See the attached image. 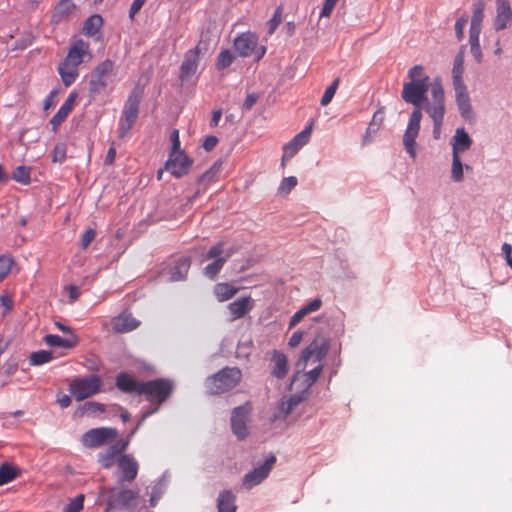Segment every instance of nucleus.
<instances>
[{"mask_svg": "<svg viewBox=\"0 0 512 512\" xmlns=\"http://www.w3.org/2000/svg\"><path fill=\"white\" fill-rule=\"evenodd\" d=\"M139 498L138 489H130L118 482L111 487H101L97 503L105 512H134Z\"/></svg>", "mask_w": 512, "mask_h": 512, "instance_id": "f257e3e1", "label": "nucleus"}, {"mask_svg": "<svg viewBox=\"0 0 512 512\" xmlns=\"http://www.w3.org/2000/svg\"><path fill=\"white\" fill-rule=\"evenodd\" d=\"M409 81L403 84L402 99L414 106L413 110L422 112L427 102H431L427 97L430 84V78L424 72L422 65H415L408 70Z\"/></svg>", "mask_w": 512, "mask_h": 512, "instance_id": "f03ea898", "label": "nucleus"}, {"mask_svg": "<svg viewBox=\"0 0 512 512\" xmlns=\"http://www.w3.org/2000/svg\"><path fill=\"white\" fill-rule=\"evenodd\" d=\"M91 58L89 43L78 39L70 45L66 57L58 66L61 80L66 87L72 85L79 76V66Z\"/></svg>", "mask_w": 512, "mask_h": 512, "instance_id": "7ed1b4c3", "label": "nucleus"}, {"mask_svg": "<svg viewBox=\"0 0 512 512\" xmlns=\"http://www.w3.org/2000/svg\"><path fill=\"white\" fill-rule=\"evenodd\" d=\"M173 389L174 384L169 379L159 378L143 382L142 389L140 390L141 395H144L146 400L154 406L142 411L140 420L138 421L136 428L131 432V436L140 428L149 416L159 410L160 404L170 397Z\"/></svg>", "mask_w": 512, "mask_h": 512, "instance_id": "20e7f679", "label": "nucleus"}, {"mask_svg": "<svg viewBox=\"0 0 512 512\" xmlns=\"http://www.w3.org/2000/svg\"><path fill=\"white\" fill-rule=\"evenodd\" d=\"M425 112L433 121V138L438 140L441 136L445 115V93L439 78L434 79L431 89V102L424 106Z\"/></svg>", "mask_w": 512, "mask_h": 512, "instance_id": "39448f33", "label": "nucleus"}, {"mask_svg": "<svg viewBox=\"0 0 512 512\" xmlns=\"http://www.w3.org/2000/svg\"><path fill=\"white\" fill-rule=\"evenodd\" d=\"M241 370L236 367H225L208 377L205 386L210 394H221L234 388L241 380Z\"/></svg>", "mask_w": 512, "mask_h": 512, "instance_id": "423d86ee", "label": "nucleus"}, {"mask_svg": "<svg viewBox=\"0 0 512 512\" xmlns=\"http://www.w3.org/2000/svg\"><path fill=\"white\" fill-rule=\"evenodd\" d=\"M233 253V249H224L223 242L213 245L204 256V260L213 259L211 263L204 267V275L214 279Z\"/></svg>", "mask_w": 512, "mask_h": 512, "instance_id": "0eeeda50", "label": "nucleus"}, {"mask_svg": "<svg viewBox=\"0 0 512 512\" xmlns=\"http://www.w3.org/2000/svg\"><path fill=\"white\" fill-rule=\"evenodd\" d=\"M101 384L100 377L94 374L75 378L70 383V392L76 400L81 401L97 394L100 391Z\"/></svg>", "mask_w": 512, "mask_h": 512, "instance_id": "6e6552de", "label": "nucleus"}, {"mask_svg": "<svg viewBox=\"0 0 512 512\" xmlns=\"http://www.w3.org/2000/svg\"><path fill=\"white\" fill-rule=\"evenodd\" d=\"M140 96L138 93H131L124 104L122 116L119 120V137L123 138L135 123L140 105Z\"/></svg>", "mask_w": 512, "mask_h": 512, "instance_id": "1a4fd4ad", "label": "nucleus"}, {"mask_svg": "<svg viewBox=\"0 0 512 512\" xmlns=\"http://www.w3.org/2000/svg\"><path fill=\"white\" fill-rule=\"evenodd\" d=\"M258 46V37L251 32H246L234 40V47L241 57H249L255 55V60L259 61L266 53V47Z\"/></svg>", "mask_w": 512, "mask_h": 512, "instance_id": "9d476101", "label": "nucleus"}, {"mask_svg": "<svg viewBox=\"0 0 512 512\" xmlns=\"http://www.w3.org/2000/svg\"><path fill=\"white\" fill-rule=\"evenodd\" d=\"M117 436L118 431L115 428L99 427L85 432L81 442L86 448H97L114 441Z\"/></svg>", "mask_w": 512, "mask_h": 512, "instance_id": "9b49d317", "label": "nucleus"}, {"mask_svg": "<svg viewBox=\"0 0 512 512\" xmlns=\"http://www.w3.org/2000/svg\"><path fill=\"white\" fill-rule=\"evenodd\" d=\"M421 119L422 112L419 110H413L403 135L404 148L412 159H415L417 156L416 138L418 137L420 131Z\"/></svg>", "mask_w": 512, "mask_h": 512, "instance_id": "f8f14e48", "label": "nucleus"}, {"mask_svg": "<svg viewBox=\"0 0 512 512\" xmlns=\"http://www.w3.org/2000/svg\"><path fill=\"white\" fill-rule=\"evenodd\" d=\"M139 465L130 454H123L117 460V482L119 484L131 483L138 474Z\"/></svg>", "mask_w": 512, "mask_h": 512, "instance_id": "ddd939ff", "label": "nucleus"}, {"mask_svg": "<svg viewBox=\"0 0 512 512\" xmlns=\"http://www.w3.org/2000/svg\"><path fill=\"white\" fill-rule=\"evenodd\" d=\"M249 402L235 407L231 413V428L238 439L243 440L248 435L247 422L251 412Z\"/></svg>", "mask_w": 512, "mask_h": 512, "instance_id": "4468645a", "label": "nucleus"}, {"mask_svg": "<svg viewBox=\"0 0 512 512\" xmlns=\"http://www.w3.org/2000/svg\"><path fill=\"white\" fill-rule=\"evenodd\" d=\"M113 67L114 63L108 59L96 66L89 82L91 93L98 94L106 88Z\"/></svg>", "mask_w": 512, "mask_h": 512, "instance_id": "2eb2a0df", "label": "nucleus"}, {"mask_svg": "<svg viewBox=\"0 0 512 512\" xmlns=\"http://www.w3.org/2000/svg\"><path fill=\"white\" fill-rule=\"evenodd\" d=\"M276 462V457L274 455H270L265 459V461L258 467L246 473L243 477L242 484L246 489H251L252 487L260 484L264 479H266Z\"/></svg>", "mask_w": 512, "mask_h": 512, "instance_id": "dca6fc26", "label": "nucleus"}, {"mask_svg": "<svg viewBox=\"0 0 512 512\" xmlns=\"http://www.w3.org/2000/svg\"><path fill=\"white\" fill-rule=\"evenodd\" d=\"M329 348V339L322 334H317L313 341L303 350L301 359L307 362L314 357L315 361L320 362L327 355Z\"/></svg>", "mask_w": 512, "mask_h": 512, "instance_id": "f3484780", "label": "nucleus"}, {"mask_svg": "<svg viewBox=\"0 0 512 512\" xmlns=\"http://www.w3.org/2000/svg\"><path fill=\"white\" fill-rule=\"evenodd\" d=\"M193 161L184 152L169 153V158L165 163V170L170 172L176 178H180L189 172Z\"/></svg>", "mask_w": 512, "mask_h": 512, "instance_id": "a211bd4d", "label": "nucleus"}, {"mask_svg": "<svg viewBox=\"0 0 512 512\" xmlns=\"http://www.w3.org/2000/svg\"><path fill=\"white\" fill-rule=\"evenodd\" d=\"M127 446L128 441H120L110 445L105 451L98 454V463L104 469L111 468L114 464H117L118 458L123 455Z\"/></svg>", "mask_w": 512, "mask_h": 512, "instance_id": "6ab92c4d", "label": "nucleus"}, {"mask_svg": "<svg viewBox=\"0 0 512 512\" xmlns=\"http://www.w3.org/2000/svg\"><path fill=\"white\" fill-rule=\"evenodd\" d=\"M200 55V47L199 45L194 47L193 49L188 50L185 53L184 60L180 67V79L182 81L188 80L191 76H193L198 68Z\"/></svg>", "mask_w": 512, "mask_h": 512, "instance_id": "aec40b11", "label": "nucleus"}, {"mask_svg": "<svg viewBox=\"0 0 512 512\" xmlns=\"http://www.w3.org/2000/svg\"><path fill=\"white\" fill-rule=\"evenodd\" d=\"M455 90V101L462 118L470 120L473 116L470 98L465 83L453 85Z\"/></svg>", "mask_w": 512, "mask_h": 512, "instance_id": "412c9836", "label": "nucleus"}, {"mask_svg": "<svg viewBox=\"0 0 512 512\" xmlns=\"http://www.w3.org/2000/svg\"><path fill=\"white\" fill-rule=\"evenodd\" d=\"M303 401V397L297 394L288 398H282L273 412L272 419L285 420L287 416Z\"/></svg>", "mask_w": 512, "mask_h": 512, "instance_id": "4be33fe9", "label": "nucleus"}, {"mask_svg": "<svg viewBox=\"0 0 512 512\" xmlns=\"http://www.w3.org/2000/svg\"><path fill=\"white\" fill-rule=\"evenodd\" d=\"M254 307V300L250 296H244L228 304L227 308L231 315L230 320L235 321L248 314Z\"/></svg>", "mask_w": 512, "mask_h": 512, "instance_id": "5701e85b", "label": "nucleus"}, {"mask_svg": "<svg viewBox=\"0 0 512 512\" xmlns=\"http://www.w3.org/2000/svg\"><path fill=\"white\" fill-rule=\"evenodd\" d=\"M452 155H460L472 146V138L463 127L455 130L454 136L451 138Z\"/></svg>", "mask_w": 512, "mask_h": 512, "instance_id": "b1692460", "label": "nucleus"}, {"mask_svg": "<svg viewBox=\"0 0 512 512\" xmlns=\"http://www.w3.org/2000/svg\"><path fill=\"white\" fill-rule=\"evenodd\" d=\"M497 14L494 21L496 31H501L507 28L512 22V9L509 2L496 3Z\"/></svg>", "mask_w": 512, "mask_h": 512, "instance_id": "393cba45", "label": "nucleus"}, {"mask_svg": "<svg viewBox=\"0 0 512 512\" xmlns=\"http://www.w3.org/2000/svg\"><path fill=\"white\" fill-rule=\"evenodd\" d=\"M140 322L136 320L130 313H122L113 318L112 328L116 332L126 333L136 329Z\"/></svg>", "mask_w": 512, "mask_h": 512, "instance_id": "a878e982", "label": "nucleus"}, {"mask_svg": "<svg viewBox=\"0 0 512 512\" xmlns=\"http://www.w3.org/2000/svg\"><path fill=\"white\" fill-rule=\"evenodd\" d=\"M77 98L76 92H71L64 103L60 106L56 114L51 118L50 124L53 129H56L72 111L75 100Z\"/></svg>", "mask_w": 512, "mask_h": 512, "instance_id": "bb28decb", "label": "nucleus"}, {"mask_svg": "<svg viewBox=\"0 0 512 512\" xmlns=\"http://www.w3.org/2000/svg\"><path fill=\"white\" fill-rule=\"evenodd\" d=\"M272 362L274 365L271 374L277 379H283L288 373V359L286 355L279 350H274Z\"/></svg>", "mask_w": 512, "mask_h": 512, "instance_id": "cd10ccee", "label": "nucleus"}, {"mask_svg": "<svg viewBox=\"0 0 512 512\" xmlns=\"http://www.w3.org/2000/svg\"><path fill=\"white\" fill-rule=\"evenodd\" d=\"M143 382L136 381L125 373H121L117 376L116 386L123 392L135 393L141 395Z\"/></svg>", "mask_w": 512, "mask_h": 512, "instance_id": "c85d7f7f", "label": "nucleus"}, {"mask_svg": "<svg viewBox=\"0 0 512 512\" xmlns=\"http://www.w3.org/2000/svg\"><path fill=\"white\" fill-rule=\"evenodd\" d=\"M191 265L189 257H180L175 261L173 267L170 268V281L176 282L184 280L188 274Z\"/></svg>", "mask_w": 512, "mask_h": 512, "instance_id": "c756f323", "label": "nucleus"}, {"mask_svg": "<svg viewBox=\"0 0 512 512\" xmlns=\"http://www.w3.org/2000/svg\"><path fill=\"white\" fill-rule=\"evenodd\" d=\"M44 340L50 347L73 348L78 343V338L74 334H71L66 338H62L55 334H48L44 337Z\"/></svg>", "mask_w": 512, "mask_h": 512, "instance_id": "7c9ffc66", "label": "nucleus"}, {"mask_svg": "<svg viewBox=\"0 0 512 512\" xmlns=\"http://www.w3.org/2000/svg\"><path fill=\"white\" fill-rule=\"evenodd\" d=\"M236 496L230 490L222 491L217 499L218 512H236Z\"/></svg>", "mask_w": 512, "mask_h": 512, "instance_id": "2f4dec72", "label": "nucleus"}, {"mask_svg": "<svg viewBox=\"0 0 512 512\" xmlns=\"http://www.w3.org/2000/svg\"><path fill=\"white\" fill-rule=\"evenodd\" d=\"M74 8L75 5L71 0H61L55 7V10L52 14V22L58 24L64 21L68 18V16L71 14Z\"/></svg>", "mask_w": 512, "mask_h": 512, "instance_id": "473e14b6", "label": "nucleus"}, {"mask_svg": "<svg viewBox=\"0 0 512 512\" xmlns=\"http://www.w3.org/2000/svg\"><path fill=\"white\" fill-rule=\"evenodd\" d=\"M464 49L463 46L455 56L452 68V83L453 85L463 84V73H464Z\"/></svg>", "mask_w": 512, "mask_h": 512, "instance_id": "72a5a7b5", "label": "nucleus"}, {"mask_svg": "<svg viewBox=\"0 0 512 512\" xmlns=\"http://www.w3.org/2000/svg\"><path fill=\"white\" fill-rule=\"evenodd\" d=\"M237 292L238 288L228 283H218L214 287L215 296L220 302L231 299Z\"/></svg>", "mask_w": 512, "mask_h": 512, "instance_id": "f704fd0d", "label": "nucleus"}, {"mask_svg": "<svg viewBox=\"0 0 512 512\" xmlns=\"http://www.w3.org/2000/svg\"><path fill=\"white\" fill-rule=\"evenodd\" d=\"M464 168L470 169L469 165H463L460 155H452L451 164V179L452 181L459 183L464 178Z\"/></svg>", "mask_w": 512, "mask_h": 512, "instance_id": "c9c22d12", "label": "nucleus"}, {"mask_svg": "<svg viewBox=\"0 0 512 512\" xmlns=\"http://www.w3.org/2000/svg\"><path fill=\"white\" fill-rule=\"evenodd\" d=\"M103 24V19L100 15L94 14L86 19L83 26V33L87 36L95 35Z\"/></svg>", "mask_w": 512, "mask_h": 512, "instance_id": "e433bc0d", "label": "nucleus"}, {"mask_svg": "<svg viewBox=\"0 0 512 512\" xmlns=\"http://www.w3.org/2000/svg\"><path fill=\"white\" fill-rule=\"evenodd\" d=\"M12 179L20 184L29 185L31 182V168L25 165L17 166L12 172Z\"/></svg>", "mask_w": 512, "mask_h": 512, "instance_id": "4c0bfd02", "label": "nucleus"}, {"mask_svg": "<svg viewBox=\"0 0 512 512\" xmlns=\"http://www.w3.org/2000/svg\"><path fill=\"white\" fill-rule=\"evenodd\" d=\"M484 9L485 2L483 0H478L474 3L473 15L471 18L470 27L481 28L482 21L484 18Z\"/></svg>", "mask_w": 512, "mask_h": 512, "instance_id": "58836bf2", "label": "nucleus"}, {"mask_svg": "<svg viewBox=\"0 0 512 512\" xmlns=\"http://www.w3.org/2000/svg\"><path fill=\"white\" fill-rule=\"evenodd\" d=\"M17 477V470L8 463L0 465V486L5 485Z\"/></svg>", "mask_w": 512, "mask_h": 512, "instance_id": "ea45409f", "label": "nucleus"}, {"mask_svg": "<svg viewBox=\"0 0 512 512\" xmlns=\"http://www.w3.org/2000/svg\"><path fill=\"white\" fill-rule=\"evenodd\" d=\"M53 356L50 351L40 350L33 352L29 358L30 364L33 366L43 365L52 360Z\"/></svg>", "mask_w": 512, "mask_h": 512, "instance_id": "a19ab883", "label": "nucleus"}, {"mask_svg": "<svg viewBox=\"0 0 512 512\" xmlns=\"http://www.w3.org/2000/svg\"><path fill=\"white\" fill-rule=\"evenodd\" d=\"M235 60V55L230 50H222L216 61V67L218 70L229 67Z\"/></svg>", "mask_w": 512, "mask_h": 512, "instance_id": "79ce46f5", "label": "nucleus"}, {"mask_svg": "<svg viewBox=\"0 0 512 512\" xmlns=\"http://www.w3.org/2000/svg\"><path fill=\"white\" fill-rule=\"evenodd\" d=\"M339 82H340V79L339 78H336L331 84L330 86H328L326 88V90L324 91V94L320 100V104L322 106H327L333 99L336 91H337V88H338V85H339Z\"/></svg>", "mask_w": 512, "mask_h": 512, "instance_id": "37998d69", "label": "nucleus"}, {"mask_svg": "<svg viewBox=\"0 0 512 512\" xmlns=\"http://www.w3.org/2000/svg\"><path fill=\"white\" fill-rule=\"evenodd\" d=\"M312 132V125L306 126L300 133L293 137L292 142L299 148H302L306 145L310 139Z\"/></svg>", "mask_w": 512, "mask_h": 512, "instance_id": "c03bdc74", "label": "nucleus"}, {"mask_svg": "<svg viewBox=\"0 0 512 512\" xmlns=\"http://www.w3.org/2000/svg\"><path fill=\"white\" fill-rule=\"evenodd\" d=\"M221 169H222V163L220 161H217L215 162L212 167L207 170L201 177H200V181L201 182H212L214 181L219 173L221 172Z\"/></svg>", "mask_w": 512, "mask_h": 512, "instance_id": "a18cd8bd", "label": "nucleus"}, {"mask_svg": "<svg viewBox=\"0 0 512 512\" xmlns=\"http://www.w3.org/2000/svg\"><path fill=\"white\" fill-rule=\"evenodd\" d=\"M297 185V178L294 176L285 177L280 182L278 187V193L280 194H288L290 191Z\"/></svg>", "mask_w": 512, "mask_h": 512, "instance_id": "49530a36", "label": "nucleus"}, {"mask_svg": "<svg viewBox=\"0 0 512 512\" xmlns=\"http://www.w3.org/2000/svg\"><path fill=\"white\" fill-rule=\"evenodd\" d=\"M84 495H77L63 509L64 512H80L83 509Z\"/></svg>", "mask_w": 512, "mask_h": 512, "instance_id": "de8ad7c7", "label": "nucleus"}, {"mask_svg": "<svg viewBox=\"0 0 512 512\" xmlns=\"http://www.w3.org/2000/svg\"><path fill=\"white\" fill-rule=\"evenodd\" d=\"M13 259L8 255L0 256V281H2L10 272Z\"/></svg>", "mask_w": 512, "mask_h": 512, "instance_id": "09e8293b", "label": "nucleus"}, {"mask_svg": "<svg viewBox=\"0 0 512 512\" xmlns=\"http://www.w3.org/2000/svg\"><path fill=\"white\" fill-rule=\"evenodd\" d=\"M66 159V145L58 143L55 145L52 152V161L62 163Z\"/></svg>", "mask_w": 512, "mask_h": 512, "instance_id": "8fccbe9b", "label": "nucleus"}, {"mask_svg": "<svg viewBox=\"0 0 512 512\" xmlns=\"http://www.w3.org/2000/svg\"><path fill=\"white\" fill-rule=\"evenodd\" d=\"M164 488L165 486L162 483V481H160L153 487L151 497L149 500L151 506H155L157 504L158 500L160 499L161 495L164 492Z\"/></svg>", "mask_w": 512, "mask_h": 512, "instance_id": "3c124183", "label": "nucleus"}, {"mask_svg": "<svg viewBox=\"0 0 512 512\" xmlns=\"http://www.w3.org/2000/svg\"><path fill=\"white\" fill-rule=\"evenodd\" d=\"M322 369V365H318L314 369L305 373V381L307 382L308 386L313 385L317 381L322 372Z\"/></svg>", "mask_w": 512, "mask_h": 512, "instance_id": "603ef678", "label": "nucleus"}, {"mask_svg": "<svg viewBox=\"0 0 512 512\" xmlns=\"http://www.w3.org/2000/svg\"><path fill=\"white\" fill-rule=\"evenodd\" d=\"M301 148L293 144L292 140H290L283 148V157L282 161L291 159Z\"/></svg>", "mask_w": 512, "mask_h": 512, "instance_id": "864d4df0", "label": "nucleus"}, {"mask_svg": "<svg viewBox=\"0 0 512 512\" xmlns=\"http://www.w3.org/2000/svg\"><path fill=\"white\" fill-rule=\"evenodd\" d=\"M384 119V114L381 111L374 113L372 121L367 129V133L375 132Z\"/></svg>", "mask_w": 512, "mask_h": 512, "instance_id": "5fc2aeb1", "label": "nucleus"}, {"mask_svg": "<svg viewBox=\"0 0 512 512\" xmlns=\"http://www.w3.org/2000/svg\"><path fill=\"white\" fill-rule=\"evenodd\" d=\"M338 0H325L323 4V8L320 12V17H330L335 5L337 4Z\"/></svg>", "mask_w": 512, "mask_h": 512, "instance_id": "6e6d98bb", "label": "nucleus"}, {"mask_svg": "<svg viewBox=\"0 0 512 512\" xmlns=\"http://www.w3.org/2000/svg\"><path fill=\"white\" fill-rule=\"evenodd\" d=\"M170 140L172 144L170 153H181L182 151L180 150L179 131L177 129H174L171 132Z\"/></svg>", "mask_w": 512, "mask_h": 512, "instance_id": "4d7b16f0", "label": "nucleus"}, {"mask_svg": "<svg viewBox=\"0 0 512 512\" xmlns=\"http://www.w3.org/2000/svg\"><path fill=\"white\" fill-rule=\"evenodd\" d=\"M466 24L467 19L465 17H460L455 23V34L459 41H461L464 37V28Z\"/></svg>", "mask_w": 512, "mask_h": 512, "instance_id": "13d9d810", "label": "nucleus"}, {"mask_svg": "<svg viewBox=\"0 0 512 512\" xmlns=\"http://www.w3.org/2000/svg\"><path fill=\"white\" fill-rule=\"evenodd\" d=\"M83 414L87 413V414H92V413H95V412H102L104 411V407L103 405H101L100 403H97V402H86L84 405H83Z\"/></svg>", "mask_w": 512, "mask_h": 512, "instance_id": "bf43d9fd", "label": "nucleus"}, {"mask_svg": "<svg viewBox=\"0 0 512 512\" xmlns=\"http://www.w3.org/2000/svg\"><path fill=\"white\" fill-rule=\"evenodd\" d=\"M96 232L93 229L86 230L81 237V248L86 249L95 238Z\"/></svg>", "mask_w": 512, "mask_h": 512, "instance_id": "052dcab7", "label": "nucleus"}, {"mask_svg": "<svg viewBox=\"0 0 512 512\" xmlns=\"http://www.w3.org/2000/svg\"><path fill=\"white\" fill-rule=\"evenodd\" d=\"M480 33H481V28L470 27V29H469V43H470V46H472V45H480V40H479Z\"/></svg>", "mask_w": 512, "mask_h": 512, "instance_id": "680f3d73", "label": "nucleus"}, {"mask_svg": "<svg viewBox=\"0 0 512 512\" xmlns=\"http://www.w3.org/2000/svg\"><path fill=\"white\" fill-rule=\"evenodd\" d=\"M322 306V300L320 298H315L310 301L308 304L304 305L302 308L305 310L307 314L315 312L320 309Z\"/></svg>", "mask_w": 512, "mask_h": 512, "instance_id": "e2e57ef3", "label": "nucleus"}, {"mask_svg": "<svg viewBox=\"0 0 512 512\" xmlns=\"http://www.w3.org/2000/svg\"><path fill=\"white\" fill-rule=\"evenodd\" d=\"M308 315L305 310L303 308H301L300 310H298L290 319V322H289V328H293L295 327L298 323H300L302 321V319Z\"/></svg>", "mask_w": 512, "mask_h": 512, "instance_id": "0e129e2a", "label": "nucleus"}, {"mask_svg": "<svg viewBox=\"0 0 512 512\" xmlns=\"http://www.w3.org/2000/svg\"><path fill=\"white\" fill-rule=\"evenodd\" d=\"M146 0H134L129 10L130 19H134L135 15L140 11Z\"/></svg>", "mask_w": 512, "mask_h": 512, "instance_id": "69168bd1", "label": "nucleus"}, {"mask_svg": "<svg viewBox=\"0 0 512 512\" xmlns=\"http://www.w3.org/2000/svg\"><path fill=\"white\" fill-rule=\"evenodd\" d=\"M502 253L505 256V260L508 266L512 268V246L508 243L502 245Z\"/></svg>", "mask_w": 512, "mask_h": 512, "instance_id": "338daca9", "label": "nucleus"}, {"mask_svg": "<svg viewBox=\"0 0 512 512\" xmlns=\"http://www.w3.org/2000/svg\"><path fill=\"white\" fill-rule=\"evenodd\" d=\"M303 336H304V332H302V331H295L291 335V337H290V339L288 341V345L290 347H292V348L298 346L300 344V342L302 341Z\"/></svg>", "mask_w": 512, "mask_h": 512, "instance_id": "774afa93", "label": "nucleus"}]
</instances>
